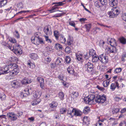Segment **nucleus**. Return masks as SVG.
I'll return each instance as SVG.
<instances>
[{
    "mask_svg": "<svg viewBox=\"0 0 126 126\" xmlns=\"http://www.w3.org/2000/svg\"><path fill=\"white\" fill-rule=\"evenodd\" d=\"M22 83L25 85H27L29 83L28 80H24L23 81H22Z\"/></svg>",
    "mask_w": 126,
    "mask_h": 126,
    "instance_id": "obj_61",
    "label": "nucleus"
},
{
    "mask_svg": "<svg viewBox=\"0 0 126 126\" xmlns=\"http://www.w3.org/2000/svg\"><path fill=\"white\" fill-rule=\"evenodd\" d=\"M110 5L113 7L116 6L118 4V1L117 0H109Z\"/></svg>",
    "mask_w": 126,
    "mask_h": 126,
    "instance_id": "obj_13",
    "label": "nucleus"
},
{
    "mask_svg": "<svg viewBox=\"0 0 126 126\" xmlns=\"http://www.w3.org/2000/svg\"><path fill=\"white\" fill-rule=\"evenodd\" d=\"M59 33L57 31H55L54 32V35L56 40H58L59 38Z\"/></svg>",
    "mask_w": 126,
    "mask_h": 126,
    "instance_id": "obj_34",
    "label": "nucleus"
},
{
    "mask_svg": "<svg viewBox=\"0 0 126 126\" xmlns=\"http://www.w3.org/2000/svg\"><path fill=\"white\" fill-rule=\"evenodd\" d=\"M108 43L110 44L111 47H115L117 46V43L114 39L108 38Z\"/></svg>",
    "mask_w": 126,
    "mask_h": 126,
    "instance_id": "obj_8",
    "label": "nucleus"
},
{
    "mask_svg": "<svg viewBox=\"0 0 126 126\" xmlns=\"http://www.w3.org/2000/svg\"><path fill=\"white\" fill-rule=\"evenodd\" d=\"M44 37L46 41L50 43L52 41L51 39L49 38L48 36L45 35L44 36Z\"/></svg>",
    "mask_w": 126,
    "mask_h": 126,
    "instance_id": "obj_45",
    "label": "nucleus"
},
{
    "mask_svg": "<svg viewBox=\"0 0 126 126\" xmlns=\"http://www.w3.org/2000/svg\"><path fill=\"white\" fill-rule=\"evenodd\" d=\"M58 95V97L61 100H63L64 99V95L63 92H60Z\"/></svg>",
    "mask_w": 126,
    "mask_h": 126,
    "instance_id": "obj_30",
    "label": "nucleus"
},
{
    "mask_svg": "<svg viewBox=\"0 0 126 126\" xmlns=\"http://www.w3.org/2000/svg\"><path fill=\"white\" fill-rule=\"evenodd\" d=\"M116 86L118 88H119V84L117 81H116L115 83H112L110 85V88L112 91H113L116 88Z\"/></svg>",
    "mask_w": 126,
    "mask_h": 126,
    "instance_id": "obj_10",
    "label": "nucleus"
},
{
    "mask_svg": "<svg viewBox=\"0 0 126 126\" xmlns=\"http://www.w3.org/2000/svg\"><path fill=\"white\" fill-rule=\"evenodd\" d=\"M18 84V82L16 80H14L11 82V85L12 87L15 88L16 86H17Z\"/></svg>",
    "mask_w": 126,
    "mask_h": 126,
    "instance_id": "obj_31",
    "label": "nucleus"
},
{
    "mask_svg": "<svg viewBox=\"0 0 126 126\" xmlns=\"http://www.w3.org/2000/svg\"><path fill=\"white\" fill-rule=\"evenodd\" d=\"M121 99L120 98L118 97H115L114 98V100L116 101H119Z\"/></svg>",
    "mask_w": 126,
    "mask_h": 126,
    "instance_id": "obj_59",
    "label": "nucleus"
},
{
    "mask_svg": "<svg viewBox=\"0 0 126 126\" xmlns=\"http://www.w3.org/2000/svg\"><path fill=\"white\" fill-rule=\"evenodd\" d=\"M1 44L6 48H8L9 49H11V46H12V44H7L4 42H2L1 43Z\"/></svg>",
    "mask_w": 126,
    "mask_h": 126,
    "instance_id": "obj_18",
    "label": "nucleus"
},
{
    "mask_svg": "<svg viewBox=\"0 0 126 126\" xmlns=\"http://www.w3.org/2000/svg\"><path fill=\"white\" fill-rule=\"evenodd\" d=\"M107 50L109 51L110 53H114L116 52V49L115 47H108L107 48Z\"/></svg>",
    "mask_w": 126,
    "mask_h": 126,
    "instance_id": "obj_15",
    "label": "nucleus"
},
{
    "mask_svg": "<svg viewBox=\"0 0 126 126\" xmlns=\"http://www.w3.org/2000/svg\"><path fill=\"white\" fill-rule=\"evenodd\" d=\"M37 81L39 82L40 83H44V79L40 77H38L37 79Z\"/></svg>",
    "mask_w": 126,
    "mask_h": 126,
    "instance_id": "obj_40",
    "label": "nucleus"
},
{
    "mask_svg": "<svg viewBox=\"0 0 126 126\" xmlns=\"http://www.w3.org/2000/svg\"><path fill=\"white\" fill-rule=\"evenodd\" d=\"M79 93L77 92L74 91L72 92L71 94V96L73 98H76L78 96Z\"/></svg>",
    "mask_w": 126,
    "mask_h": 126,
    "instance_id": "obj_29",
    "label": "nucleus"
},
{
    "mask_svg": "<svg viewBox=\"0 0 126 126\" xmlns=\"http://www.w3.org/2000/svg\"><path fill=\"white\" fill-rule=\"evenodd\" d=\"M64 13H62L59 14H58L57 15H55L54 16V17H60L62 16L63 15Z\"/></svg>",
    "mask_w": 126,
    "mask_h": 126,
    "instance_id": "obj_58",
    "label": "nucleus"
},
{
    "mask_svg": "<svg viewBox=\"0 0 126 126\" xmlns=\"http://www.w3.org/2000/svg\"><path fill=\"white\" fill-rule=\"evenodd\" d=\"M122 17L123 20L126 21V15H123L122 16Z\"/></svg>",
    "mask_w": 126,
    "mask_h": 126,
    "instance_id": "obj_63",
    "label": "nucleus"
},
{
    "mask_svg": "<svg viewBox=\"0 0 126 126\" xmlns=\"http://www.w3.org/2000/svg\"><path fill=\"white\" fill-rule=\"evenodd\" d=\"M69 24L74 27H75V24L74 21H71L69 22Z\"/></svg>",
    "mask_w": 126,
    "mask_h": 126,
    "instance_id": "obj_51",
    "label": "nucleus"
},
{
    "mask_svg": "<svg viewBox=\"0 0 126 126\" xmlns=\"http://www.w3.org/2000/svg\"><path fill=\"white\" fill-rule=\"evenodd\" d=\"M54 117L55 119H59L60 118V116L59 113L57 112H55Z\"/></svg>",
    "mask_w": 126,
    "mask_h": 126,
    "instance_id": "obj_43",
    "label": "nucleus"
},
{
    "mask_svg": "<svg viewBox=\"0 0 126 126\" xmlns=\"http://www.w3.org/2000/svg\"><path fill=\"white\" fill-rule=\"evenodd\" d=\"M106 100V97L97 95L95 97L94 95L91 94L85 97L84 99V101L86 103L89 104H95L96 103H103Z\"/></svg>",
    "mask_w": 126,
    "mask_h": 126,
    "instance_id": "obj_1",
    "label": "nucleus"
},
{
    "mask_svg": "<svg viewBox=\"0 0 126 126\" xmlns=\"http://www.w3.org/2000/svg\"><path fill=\"white\" fill-rule=\"evenodd\" d=\"M7 3V0H2L0 2V7L4 6Z\"/></svg>",
    "mask_w": 126,
    "mask_h": 126,
    "instance_id": "obj_36",
    "label": "nucleus"
},
{
    "mask_svg": "<svg viewBox=\"0 0 126 126\" xmlns=\"http://www.w3.org/2000/svg\"><path fill=\"white\" fill-rule=\"evenodd\" d=\"M33 94V97L37 98H39L41 95V93L39 91H35Z\"/></svg>",
    "mask_w": 126,
    "mask_h": 126,
    "instance_id": "obj_19",
    "label": "nucleus"
},
{
    "mask_svg": "<svg viewBox=\"0 0 126 126\" xmlns=\"http://www.w3.org/2000/svg\"><path fill=\"white\" fill-rule=\"evenodd\" d=\"M119 108H114L112 110V112L113 114H116L119 111Z\"/></svg>",
    "mask_w": 126,
    "mask_h": 126,
    "instance_id": "obj_41",
    "label": "nucleus"
},
{
    "mask_svg": "<svg viewBox=\"0 0 126 126\" xmlns=\"http://www.w3.org/2000/svg\"><path fill=\"white\" fill-rule=\"evenodd\" d=\"M126 59V56L125 55H124L122 56V61H124Z\"/></svg>",
    "mask_w": 126,
    "mask_h": 126,
    "instance_id": "obj_62",
    "label": "nucleus"
},
{
    "mask_svg": "<svg viewBox=\"0 0 126 126\" xmlns=\"http://www.w3.org/2000/svg\"><path fill=\"white\" fill-rule=\"evenodd\" d=\"M13 51L16 54L18 55L22 54V50L21 49L20 46L18 44H16L13 45V47L11 46V49H10Z\"/></svg>",
    "mask_w": 126,
    "mask_h": 126,
    "instance_id": "obj_3",
    "label": "nucleus"
},
{
    "mask_svg": "<svg viewBox=\"0 0 126 126\" xmlns=\"http://www.w3.org/2000/svg\"><path fill=\"white\" fill-rule=\"evenodd\" d=\"M55 48L58 50H60L62 49V46L59 43H56L55 44Z\"/></svg>",
    "mask_w": 126,
    "mask_h": 126,
    "instance_id": "obj_33",
    "label": "nucleus"
},
{
    "mask_svg": "<svg viewBox=\"0 0 126 126\" xmlns=\"http://www.w3.org/2000/svg\"><path fill=\"white\" fill-rule=\"evenodd\" d=\"M45 63H49L51 60V59L49 57H47L45 58Z\"/></svg>",
    "mask_w": 126,
    "mask_h": 126,
    "instance_id": "obj_49",
    "label": "nucleus"
},
{
    "mask_svg": "<svg viewBox=\"0 0 126 126\" xmlns=\"http://www.w3.org/2000/svg\"><path fill=\"white\" fill-rule=\"evenodd\" d=\"M41 101V100L39 98H37L36 100H35L32 102V105L34 106L38 104Z\"/></svg>",
    "mask_w": 126,
    "mask_h": 126,
    "instance_id": "obj_25",
    "label": "nucleus"
},
{
    "mask_svg": "<svg viewBox=\"0 0 126 126\" xmlns=\"http://www.w3.org/2000/svg\"><path fill=\"white\" fill-rule=\"evenodd\" d=\"M8 66L11 69H13L10 73V75L12 77H14V76L16 75L19 72L18 68L16 64L11 63L8 65Z\"/></svg>",
    "mask_w": 126,
    "mask_h": 126,
    "instance_id": "obj_2",
    "label": "nucleus"
},
{
    "mask_svg": "<svg viewBox=\"0 0 126 126\" xmlns=\"http://www.w3.org/2000/svg\"><path fill=\"white\" fill-rule=\"evenodd\" d=\"M126 112V108H124L122 109L121 111L120 112L121 113H125Z\"/></svg>",
    "mask_w": 126,
    "mask_h": 126,
    "instance_id": "obj_64",
    "label": "nucleus"
},
{
    "mask_svg": "<svg viewBox=\"0 0 126 126\" xmlns=\"http://www.w3.org/2000/svg\"><path fill=\"white\" fill-rule=\"evenodd\" d=\"M105 83H106V85H105L104 83V84L103 85V86L104 87H107L109 85V84L110 83V81H105Z\"/></svg>",
    "mask_w": 126,
    "mask_h": 126,
    "instance_id": "obj_57",
    "label": "nucleus"
},
{
    "mask_svg": "<svg viewBox=\"0 0 126 126\" xmlns=\"http://www.w3.org/2000/svg\"><path fill=\"white\" fill-rule=\"evenodd\" d=\"M98 59L104 64L106 63L108 60L107 57L105 56L103 54L100 55L98 57Z\"/></svg>",
    "mask_w": 126,
    "mask_h": 126,
    "instance_id": "obj_7",
    "label": "nucleus"
},
{
    "mask_svg": "<svg viewBox=\"0 0 126 126\" xmlns=\"http://www.w3.org/2000/svg\"><path fill=\"white\" fill-rule=\"evenodd\" d=\"M92 60L94 62H95L96 61V60H97L98 59V58H97V57L96 56V55L95 56H94V55L92 56Z\"/></svg>",
    "mask_w": 126,
    "mask_h": 126,
    "instance_id": "obj_56",
    "label": "nucleus"
},
{
    "mask_svg": "<svg viewBox=\"0 0 126 126\" xmlns=\"http://www.w3.org/2000/svg\"><path fill=\"white\" fill-rule=\"evenodd\" d=\"M65 3V1L64 0L62 2H56L53 3V4H55V5L56 6H61Z\"/></svg>",
    "mask_w": 126,
    "mask_h": 126,
    "instance_id": "obj_35",
    "label": "nucleus"
},
{
    "mask_svg": "<svg viewBox=\"0 0 126 126\" xmlns=\"http://www.w3.org/2000/svg\"><path fill=\"white\" fill-rule=\"evenodd\" d=\"M60 112L61 114L65 113L67 111V109L64 108H62L60 109Z\"/></svg>",
    "mask_w": 126,
    "mask_h": 126,
    "instance_id": "obj_37",
    "label": "nucleus"
},
{
    "mask_svg": "<svg viewBox=\"0 0 126 126\" xmlns=\"http://www.w3.org/2000/svg\"><path fill=\"white\" fill-rule=\"evenodd\" d=\"M14 34L17 38H19L20 36L17 31L16 30L14 32Z\"/></svg>",
    "mask_w": 126,
    "mask_h": 126,
    "instance_id": "obj_46",
    "label": "nucleus"
},
{
    "mask_svg": "<svg viewBox=\"0 0 126 126\" xmlns=\"http://www.w3.org/2000/svg\"><path fill=\"white\" fill-rule=\"evenodd\" d=\"M9 67L8 66H6L2 69V73L3 74H5L10 72V70H9Z\"/></svg>",
    "mask_w": 126,
    "mask_h": 126,
    "instance_id": "obj_14",
    "label": "nucleus"
},
{
    "mask_svg": "<svg viewBox=\"0 0 126 126\" xmlns=\"http://www.w3.org/2000/svg\"><path fill=\"white\" fill-rule=\"evenodd\" d=\"M30 58L34 60H35L37 58V55L36 54L32 53L30 54L29 55Z\"/></svg>",
    "mask_w": 126,
    "mask_h": 126,
    "instance_id": "obj_24",
    "label": "nucleus"
},
{
    "mask_svg": "<svg viewBox=\"0 0 126 126\" xmlns=\"http://www.w3.org/2000/svg\"><path fill=\"white\" fill-rule=\"evenodd\" d=\"M83 122H84L85 123V124H86L87 123V122H88L87 117H84L83 119Z\"/></svg>",
    "mask_w": 126,
    "mask_h": 126,
    "instance_id": "obj_54",
    "label": "nucleus"
},
{
    "mask_svg": "<svg viewBox=\"0 0 126 126\" xmlns=\"http://www.w3.org/2000/svg\"><path fill=\"white\" fill-rule=\"evenodd\" d=\"M93 64L91 63L88 62L85 65V69L88 72H91L93 71Z\"/></svg>",
    "mask_w": 126,
    "mask_h": 126,
    "instance_id": "obj_5",
    "label": "nucleus"
},
{
    "mask_svg": "<svg viewBox=\"0 0 126 126\" xmlns=\"http://www.w3.org/2000/svg\"><path fill=\"white\" fill-rule=\"evenodd\" d=\"M92 25L91 23L88 24L84 25L85 28L86 29V31L89 32L91 27Z\"/></svg>",
    "mask_w": 126,
    "mask_h": 126,
    "instance_id": "obj_23",
    "label": "nucleus"
},
{
    "mask_svg": "<svg viewBox=\"0 0 126 126\" xmlns=\"http://www.w3.org/2000/svg\"><path fill=\"white\" fill-rule=\"evenodd\" d=\"M82 114V112L79 110H76L75 109L73 115H75L76 116H80Z\"/></svg>",
    "mask_w": 126,
    "mask_h": 126,
    "instance_id": "obj_17",
    "label": "nucleus"
},
{
    "mask_svg": "<svg viewBox=\"0 0 126 126\" xmlns=\"http://www.w3.org/2000/svg\"><path fill=\"white\" fill-rule=\"evenodd\" d=\"M94 5L97 8H100L101 10L104 11L105 10V9H102L103 7V6L102 5L101 6L99 3L98 1H95L94 3Z\"/></svg>",
    "mask_w": 126,
    "mask_h": 126,
    "instance_id": "obj_20",
    "label": "nucleus"
},
{
    "mask_svg": "<svg viewBox=\"0 0 126 126\" xmlns=\"http://www.w3.org/2000/svg\"><path fill=\"white\" fill-rule=\"evenodd\" d=\"M6 96L5 94L2 93L0 95V98L2 100H3L6 98Z\"/></svg>",
    "mask_w": 126,
    "mask_h": 126,
    "instance_id": "obj_48",
    "label": "nucleus"
},
{
    "mask_svg": "<svg viewBox=\"0 0 126 126\" xmlns=\"http://www.w3.org/2000/svg\"><path fill=\"white\" fill-rule=\"evenodd\" d=\"M74 65L73 64H72V65L68 67L67 69L68 73L72 75L74 74L75 71L73 67Z\"/></svg>",
    "mask_w": 126,
    "mask_h": 126,
    "instance_id": "obj_11",
    "label": "nucleus"
},
{
    "mask_svg": "<svg viewBox=\"0 0 126 126\" xmlns=\"http://www.w3.org/2000/svg\"><path fill=\"white\" fill-rule=\"evenodd\" d=\"M90 110V108L89 107H86L84 109L83 112L84 114H87L89 112Z\"/></svg>",
    "mask_w": 126,
    "mask_h": 126,
    "instance_id": "obj_38",
    "label": "nucleus"
},
{
    "mask_svg": "<svg viewBox=\"0 0 126 126\" xmlns=\"http://www.w3.org/2000/svg\"><path fill=\"white\" fill-rule=\"evenodd\" d=\"M58 9V7H57L55 6V7H52L51 9L50 10V11H51V13L55 11H53L54 10H56L57 9Z\"/></svg>",
    "mask_w": 126,
    "mask_h": 126,
    "instance_id": "obj_53",
    "label": "nucleus"
},
{
    "mask_svg": "<svg viewBox=\"0 0 126 126\" xmlns=\"http://www.w3.org/2000/svg\"><path fill=\"white\" fill-rule=\"evenodd\" d=\"M27 92L26 93L25 92L23 93V96H28V95H29L30 94L29 93V90H27Z\"/></svg>",
    "mask_w": 126,
    "mask_h": 126,
    "instance_id": "obj_55",
    "label": "nucleus"
},
{
    "mask_svg": "<svg viewBox=\"0 0 126 126\" xmlns=\"http://www.w3.org/2000/svg\"><path fill=\"white\" fill-rule=\"evenodd\" d=\"M75 109L72 107H69L68 109H67V114L71 116L73 115Z\"/></svg>",
    "mask_w": 126,
    "mask_h": 126,
    "instance_id": "obj_16",
    "label": "nucleus"
},
{
    "mask_svg": "<svg viewBox=\"0 0 126 126\" xmlns=\"http://www.w3.org/2000/svg\"><path fill=\"white\" fill-rule=\"evenodd\" d=\"M27 65L28 67L32 69H33L35 67L34 64L32 63L30 61H28Z\"/></svg>",
    "mask_w": 126,
    "mask_h": 126,
    "instance_id": "obj_27",
    "label": "nucleus"
},
{
    "mask_svg": "<svg viewBox=\"0 0 126 126\" xmlns=\"http://www.w3.org/2000/svg\"><path fill=\"white\" fill-rule=\"evenodd\" d=\"M82 55L80 54H76V58L78 60V61H80L82 59Z\"/></svg>",
    "mask_w": 126,
    "mask_h": 126,
    "instance_id": "obj_42",
    "label": "nucleus"
},
{
    "mask_svg": "<svg viewBox=\"0 0 126 126\" xmlns=\"http://www.w3.org/2000/svg\"><path fill=\"white\" fill-rule=\"evenodd\" d=\"M73 41V39L72 37L69 36V38L67 40V44L69 46L71 45Z\"/></svg>",
    "mask_w": 126,
    "mask_h": 126,
    "instance_id": "obj_28",
    "label": "nucleus"
},
{
    "mask_svg": "<svg viewBox=\"0 0 126 126\" xmlns=\"http://www.w3.org/2000/svg\"><path fill=\"white\" fill-rule=\"evenodd\" d=\"M65 51L68 53H69L71 52V50L69 47H67L65 49Z\"/></svg>",
    "mask_w": 126,
    "mask_h": 126,
    "instance_id": "obj_52",
    "label": "nucleus"
},
{
    "mask_svg": "<svg viewBox=\"0 0 126 126\" xmlns=\"http://www.w3.org/2000/svg\"><path fill=\"white\" fill-rule=\"evenodd\" d=\"M122 70V69L120 67L116 68L114 70V72L116 73H118L121 72Z\"/></svg>",
    "mask_w": 126,
    "mask_h": 126,
    "instance_id": "obj_47",
    "label": "nucleus"
},
{
    "mask_svg": "<svg viewBox=\"0 0 126 126\" xmlns=\"http://www.w3.org/2000/svg\"><path fill=\"white\" fill-rule=\"evenodd\" d=\"M63 76L62 75H59L58 77V79H61V80H63Z\"/></svg>",
    "mask_w": 126,
    "mask_h": 126,
    "instance_id": "obj_60",
    "label": "nucleus"
},
{
    "mask_svg": "<svg viewBox=\"0 0 126 126\" xmlns=\"http://www.w3.org/2000/svg\"><path fill=\"white\" fill-rule=\"evenodd\" d=\"M62 60V59L60 58H57L56 61V64H59V63H61Z\"/></svg>",
    "mask_w": 126,
    "mask_h": 126,
    "instance_id": "obj_50",
    "label": "nucleus"
},
{
    "mask_svg": "<svg viewBox=\"0 0 126 126\" xmlns=\"http://www.w3.org/2000/svg\"><path fill=\"white\" fill-rule=\"evenodd\" d=\"M120 13L118 9L117 8L116 6L112 8L111 11L108 12L109 17L110 18L114 17L118 15Z\"/></svg>",
    "mask_w": 126,
    "mask_h": 126,
    "instance_id": "obj_4",
    "label": "nucleus"
},
{
    "mask_svg": "<svg viewBox=\"0 0 126 126\" xmlns=\"http://www.w3.org/2000/svg\"><path fill=\"white\" fill-rule=\"evenodd\" d=\"M60 40L61 42L63 43H65L66 42V39L64 37L63 35L62 34L60 35Z\"/></svg>",
    "mask_w": 126,
    "mask_h": 126,
    "instance_id": "obj_32",
    "label": "nucleus"
},
{
    "mask_svg": "<svg viewBox=\"0 0 126 126\" xmlns=\"http://www.w3.org/2000/svg\"><path fill=\"white\" fill-rule=\"evenodd\" d=\"M43 31L46 35H50L52 34L51 27L49 25L45 26L44 28Z\"/></svg>",
    "mask_w": 126,
    "mask_h": 126,
    "instance_id": "obj_6",
    "label": "nucleus"
},
{
    "mask_svg": "<svg viewBox=\"0 0 126 126\" xmlns=\"http://www.w3.org/2000/svg\"><path fill=\"white\" fill-rule=\"evenodd\" d=\"M102 5H106L107 4V0H99Z\"/></svg>",
    "mask_w": 126,
    "mask_h": 126,
    "instance_id": "obj_44",
    "label": "nucleus"
},
{
    "mask_svg": "<svg viewBox=\"0 0 126 126\" xmlns=\"http://www.w3.org/2000/svg\"><path fill=\"white\" fill-rule=\"evenodd\" d=\"M34 41L35 42L36 44L38 45L40 44H45V42L43 40V39L40 37L37 38L36 39H35Z\"/></svg>",
    "mask_w": 126,
    "mask_h": 126,
    "instance_id": "obj_12",
    "label": "nucleus"
},
{
    "mask_svg": "<svg viewBox=\"0 0 126 126\" xmlns=\"http://www.w3.org/2000/svg\"><path fill=\"white\" fill-rule=\"evenodd\" d=\"M58 105L57 103L55 101H53L52 103L49 104V106L51 108H56Z\"/></svg>",
    "mask_w": 126,
    "mask_h": 126,
    "instance_id": "obj_22",
    "label": "nucleus"
},
{
    "mask_svg": "<svg viewBox=\"0 0 126 126\" xmlns=\"http://www.w3.org/2000/svg\"><path fill=\"white\" fill-rule=\"evenodd\" d=\"M40 33L39 32H37L35 33V37H32L31 39V40L32 43L34 42V40H35V39H36L37 38L39 37V35H40Z\"/></svg>",
    "mask_w": 126,
    "mask_h": 126,
    "instance_id": "obj_21",
    "label": "nucleus"
},
{
    "mask_svg": "<svg viewBox=\"0 0 126 126\" xmlns=\"http://www.w3.org/2000/svg\"><path fill=\"white\" fill-rule=\"evenodd\" d=\"M7 116L9 118L13 121L17 119V115L13 112L8 113Z\"/></svg>",
    "mask_w": 126,
    "mask_h": 126,
    "instance_id": "obj_9",
    "label": "nucleus"
},
{
    "mask_svg": "<svg viewBox=\"0 0 126 126\" xmlns=\"http://www.w3.org/2000/svg\"><path fill=\"white\" fill-rule=\"evenodd\" d=\"M65 61L68 63H70L71 61V58L69 56H66L65 58Z\"/></svg>",
    "mask_w": 126,
    "mask_h": 126,
    "instance_id": "obj_39",
    "label": "nucleus"
},
{
    "mask_svg": "<svg viewBox=\"0 0 126 126\" xmlns=\"http://www.w3.org/2000/svg\"><path fill=\"white\" fill-rule=\"evenodd\" d=\"M120 42L122 44L125 45L126 44V39L123 37L119 38Z\"/></svg>",
    "mask_w": 126,
    "mask_h": 126,
    "instance_id": "obj_26",
    "label": "nucleus"
}]
</instances>
